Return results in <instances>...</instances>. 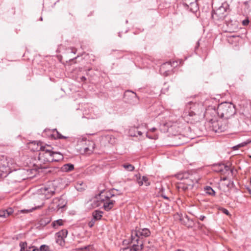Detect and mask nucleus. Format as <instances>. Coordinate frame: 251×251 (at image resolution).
I'll list each match as a JSON object with an SVG mask.
<instances>
[{"mask_svg":"<svg viewBox=\"0 0 251 251\" xmlns=\"http://www.w3.org/2000/svg\"><path fill=\"white\" fill-rule=\"evenodd\" d=\"M175 176L178 179L182 181L177 185L176 187L179 191L192 190L196 187V184L199 180L197 173L191 171L179 173Z\"/></svg>","mask_w":251,"mask_h":251,"instance_id":"nucleus-1","label":"nucleus"},{"mask_svg":"<svg viewBox=\"0 0 251 251\" xmlns=\"http://www.w3.org/2000/svg\"><path fill=\"white\" fill-rule=\"evenodd\" d=\"M151 232L148 228H144L138 230H132L130 236V241L128 243L129 246L126 247V250L129 249L130 251H139L143 249V237H149Z\"/></svg>","mask_w":251,"mask_h":251,"instance_id":"nucleus-2","label":"nucleus"},{"mask_svg":"<svg viewBox=\"0 0 251 251\" xmlns=\"http://www.w3.org/2000/svg\"><path fill=\"white\" fill-rule=\"evenodd\" d=\"M32 151H40L38 155V160L41 163L46 164L51 162H57L63 159V155L58 152H54L45 146L37 145V148Z\"/></svg>","mask_w":251,"mask_h":251,"instance_id":"nucleus-3","label":"nucleus"},{"mask_svg":"<svg viewBox=\"0 0 251 251\" xmlns=\"http://www.w3.org/2000/svg\"><path fill=\"white\" fill-rule=\"evenodd\" d=\"M28 171L25 170H19L10 172L9 164L7 159L3 157L0 160V178L6 177L9 175V176L14 177L13 181L20 182L26 179V177L24 176V175Z\"/></svg>","mask_w":251,"mask_h":251,"instance_id":"nucleus-4","label":"nucleus"},{"mask_svg":"<svg viewBox=\"0 0 251 251\" xmlns=\"http://www.w3.org/2000/svg\"><path fill=\"white\" fill-rule=\"evenodd\" d=\"M205 108L201 103L189 102L186 104L183 113L185 120H198L199 117L204 115Z\"/></svg>","mask_w":251,"mask_h":251,"instance_id":"nucleus-5","label":"nucleus"},{"mask_svg":"<svg viewBox=\"0 0 251 251\" xmlns=\"http://www.w3.org/2000/svg\"><path fill=\"white\" fill-rule=\"evenodd\" d=\"M234 105L230 102H224L218 105L217 110L218 115L222 118L229 119L235 114Z\"/></svg>","mask_w":251,"mask_h":251,"instance_id":"nucleus-6","label":"nucleus"},{"mask_svg":"<svg viewBox=\"0 0 251 251\" xmlns=\"http://www.w3.org/2000/svg\"><path fill=\"white\" fill-rule=\"evenodd\" d=\"M229 12V5L226 1H225L222 3V5L218 8L213 10L212 17L215 20H223Z\"/></svg>","mask_w":251,"mask_h":251,"instance_id":"nucleus-7","label":"nucleus"},{"mask_svg":"<svg viewBox=\"0 0 251 251\" xmlns=\"http://www.w3.org/2000/svg\"><path fill=\"white\" fill-rule=\"evenodd\" d=\"M114 196L110 192H105L104 190L100 191L99 199L103 202V207L105 210L109 211L113 208L115 201L111 200L110 198Z\"/></svg>","mask_w":251,"mask_h":251,"instance_id":"nucleus-8","label":"nucleus"},{"mask_svg":"<svg viewBox=\"0 0 251 251\" xmlns=\"http://www.w3.org/2000/svg\"><path fill=\"white\" fill-rule=\"evenodd\" d=\"M40 190L41 193L45 195V197L48 199L54 193L56 189L52 182H49Z\"/></svg>","mask_w":251,"mask_h":251,"instance_id":"nucleus-9","label":"nucleus"},{"mask_svg":"<svg viewBox=\"0 0 251 251\" xmlns=\"http://www.w3.org/2000/svg\"><path fill=\"white\" fill-rule=\"evenodd\" d=\"M209 123L211 130L215 132H222L226 129V126L223 125L220 121L211 119L209 120Z\"/></svg>","mask_w":251,"mask_h":251,"instance_id":"nucleus-10","label":"nucleus"},{"mask_svg":"<svg viewBox=\"0 0 251 251\" xmlns=\"http://www.w3.org/2000/svg\"><path fill=\"white\" fill-rule=\"evenodd\" d=\"M128 180H135L140 186H142L144 183L146 186H149L150 184L148 178L146 176H143L142 179L140 175L138 172H135L134 175L132 176H129L127 178Z\"/></svg>","mask_w":251,"mask_h":251,"instance_id":"nucleus-11","label":"nucleus"},{"mask_svg":"<svg viewBox=\"0 0 251 251\" xmlns=\"http://www.w3.org/2000/svg\"><path fill=\"white\" fill-rule=\"evenodd\" d=\"M175 62H165L161 65L160 68V72L164 76H168L170 75L173 71V65Z\"/></svg>","mask_w":251,"mask_h":251,"instance_id":"nucleus-12","label":"nucleus"},{"mask_svg":"<svg viewBox=\"0 0 251 251\" xmlns=\"http://www.w3.org/2000/svg\"><path fill=\"white\" fill-rule=\"evenodd\" d=\"M67 201L63 196H61L59 198H55L52 201V207L54 210L59 209L65 206Z\"/></svg>","mask_w":251,"mask_h":251,"instance_id":"nucleus-13","label":"nucleus"},{"mask_svg":"<svg viewBox=\"0 0 251 251\" xmlns=\"http://www.w3.org/2000/svg\"><path fill=\"white\" fill-rule=\"evenodd\" d=\"M126 93H129V94H126V97H128L127 102L129 104L134 105L139 103V99L135 92L130 90H126Z\"/></svg>","mask_w":251,"mask_h":251,"instance_id":"nucleus-14","label":"nucleus"},{"mask_svg":"<svg viewBox=\"0 0 251 251\" xmlns=\"http://www.w3.org/2000/svg\"><path fill=\"white\" fill-rule=\"evenodd\" d=\"M146 126L142 125L139 127H132L128 131L129 135L132 137L137 136L138 135L141 136L142 135L143 131L141 130H138L139 128H146Z\"/></svg>","mask_w":251,"mask_h":251,"instance_id":"nucleus-15","label":"nucleus"},{"mask_svg":"<svg viewBox=\"0 0 251 251\" xmlns=\"http://www.w3.org/2000/svg\"><path fill=\"white\" fill-rule=\"evenodd\" d=\"M134 169L135 168L133 165L126 163V176H128L126 178L127 179L129 176H134L135 172H138L137 171L135 170Z\"/></svg>","mask_w":251,"mask_h":251,"instance_id":"nucleus-16","label":"nucleus"},{"mask_svg":"<svg viewBox=\"0 0 251 251\" xmlns=\"http://www.w3.org/2000/svg\"><path fill=\"white\" fill-rule=\"evenodd\" d=\"M13 213V209L12 208H9L6 209L0 210V217L6 218Z\"/></svg>","mask_w":251,"mask_h":251,"instance_id":"nucleus-17","label":"nucleus"},{"mask_svg":"<svg viewBox=\"0 0 251 251\" xmlns=\"http://www.w3.org/2000/svg\"><path fill=\"white\" fill-rule=\"evenodd\" d=\"M68 231L66 229H63L56 234V235L59 238H60L61 242H64V239L67 237Z\"/></svg>","mask_w":251,"mask_h":251,"instance_id":"nucleus-18","label":"nucleus"},{"mask_svg":"<svg viewBox=\"0 0 251 251\" xmlns=\"http://www.w3.org/2000/svg\"><path fill=\"white\" fill-rule=\"evenodd\" d=\"M102 214H103V212L101 211H100V210H95L93 213H92V216H93V218L96 220L97 221L98 220H100L101 218V217H102Z\"/></svg>","mask_w":251,"mask_h":251,"instance_id":"nucleus-19","label":"nucleus"},{"mask_svg":"<svg viewBox=\"0 0 251 251\" xmlns=\"http://www.w3.org/2000/svg\"><path fill=\"white\" fill-rule=\"evenodd\" d=\"M74 169V165L72 164H66L64 165L62 168L61 169L63 171L68 172L70 171H72Z\"/></svg>","mask_w":251,"mask_h":251,"instance_id":"nucleus-20","label":"nucleus"},{"mask_svg":"<svg viewBox=\"0 0 251 251\" xmlns=\"http://www.w3.org/2000/svg\"><path fill=\"white\" fill-rule=\"evenodd\" d=\"M52 136L54 139H66L67 137L62 135L56 129H53Z\"/></svg>","mask_w":251,"mask_h":251,"instance_id":"nucleus-21","label":"nucleus"},{"mask_svg":"<svg viewBox=\"0 0 251 251\" xmlns=\"http://www.w3.org/2000/svg\"><path fill=\"white\" fill-rule=\"evenodd\" d=\"M223 165L222 164H219L214 166V171L217 172L224 173V169H223Z\"/></svg>","mask_w":251,"mask_h":251,"instance_id":"nucleus-22","label":"nucleus"},{"mask_svg":"<svg viewBox=\"0 0 251 251\" xmlns=\"http://www.w3.org/2000/svg\"><path fill=\"white\" fill-rule=\"evenodd\" d=\"M63 221L61 219H59L56 221H54L52 223V226L54 228H57L59 226L63 225Z\"/></svg>","mask_w":251,"mask_h":251,"instance_id":"nucleus-23","label":"nucleus"},{"mask_svg":"<svg viewBox=\"0 0 251 251\" xmlns=\"http://www.w3.org/2000/svg\"><path fill=\"white\" fill-rule=\"evenodd\" d=\"M251 141H247V142H244L243 143H241L236 146H234L232 148L233 150H238L239 148L244 147L246 146L248 144L250 143Z\"/></svg>","mask_w":251,"mask_h":251,"instance_id":"nucleus-24","label":"nucleus"},{"mask_svg":"<svg viewBox=\"0 0 251 251\" xmlns=\"http://www.w3.org/2000/svg\"><path fill=\"white\" fill-rule=\"evenodd\" d=\"M205 191L206 193H207L211 196H215V192L210 186H207L205 188Z\"/></svg>","mask_w":251,"mask_h":251,"instance_id":"nucleus-25","label":"nucleus"},{"mask_svg":"<svg viewBox=\"0 0 251 251\" xmlns=\"http://www.w3.org/2000/svg\"><path fill=\"white\" fill-rule=\"evenodd\" d=\"M19 246L21 248L20 251H28V250H25V248L27 247V243L26 242H20Z\"/></svg>","mask_w":251,"mask_h":251,"instance_id":"nucleus-26","label":"nucleus"},{"mask_svg":"<svg viewBox=\"0 0 251 251\" xmlns=\"http://www.w3.org/2000/svg\"><path fill=\"white\" fill-rule=\"evenodd\" d=\"M38 249L39 251H50L49 246L46 245H41Z\"/></svg>","mask_w":251,"mask_h":251,"instance_id":"nucleus-27","label":"nucleus"},{"mask_svg":"<svg viewBox=\"0 0 251 251\" xmlns=\"http://www.w3.org/2000/svg\"><path fill=\"white\" fill-rule=\"evenodd\" d=\"M37 145L39 146H42L40 142L36 143V141H33L30 143V148L31 150H32V148L35 149L37 148Z\"/></svg>","mask_w":251,"mask_h":251,"instance_id":"nucleus-28","label":"nucleus"},{"mask_svg":"<svg viewBox=\"0 0 251 251\" xmlns=\"http://www.w3.org/2000/svg\"><path fill=\"white\" fill-rule=\"evenodd\" d=\"M94 149V144H92V148L90 149L89 147H86L84 149V152L86 153L90 154L93 152Z\"/></svg>","mask_w":251,"mask_h":251,"instance_id":"nucleus-29","label":"nucleus"},{"mask_svg":"<svg viewBox=\"0 0 251 251\" xmlns=\"http://www.w3.org/2000/svg\"><path fill=\"white\" fill-rule=\"evenodd\" d=\"M97 220L94 219L93 218L91 219V220L88 223V226L90 227H92L95 224V222Z\"/></svg>","mask_w":251,"mask_h":251,"instance_id":"nucleus-30","label":"nucleus"},{"mask_svg":"<svg viewBox=\"0 0 251 251\" xmlns=\"http://www.w3.org/2000/svg\"><path fill=\"white\" fill-rule=\"evenodd\" d=\"M81 250H85L86 251H91L92 249V246L91 245H88L84 246L80 249Z\"/></svg>","mask_w":251,"mask_h":251,"instance_id":"nucleus-31","label":"nucleus"},{"mask_svg":"<svg viewBox=\"0 0 251 251\" xmlns=\"http://www.w3.org/2000/svg\"><path fill=\"white\" fill-rule=\"evenodd\" d=\"M242 25L244 26L248 25L249 24H250V21L248 18H246V19L242 21Z\"/></svg>","mask_w":251,"mask_h":251,"instance_id":"nucleus-32","label":"nucleus"},{"mask_svg":"<svg viewBox=\"0 0 251 251\" xmlns=\"http://www.w3.org/2000/svg\"><path fill=\"white\" fill-rule=\"evenodd\" d=\"M35 208H32L31 209H23L20 211L21 213H29L31 212L33 210L35 209Z\"/></svg>","mask_w":251,"mask_h":251,"instance_id":"nucleus-33","label":"nucleus"},{"mask_svg":"<svg viewBox=\"0 0 251 251\" xmlns=\"http://www.w3.org/2000/svg\"><path fill=\"white\" fill-rule=\"evenodd\" d=\"M244 4L246 6L249 7L250 5H251V0L245 1L244 2Z\"/></svg>","mask_w":251,"mask_h":251,"instance_id":"nucleus-34","label":"nucleus"},{"mask_svg":"<svg viewBox=\"0 0 251 251\" xmlns=\"http://www.w3.org/2000/svg\"><path fill=\"white\" fill-rule=\"evenodd\" d=\"M224 166H223V169H224V173L225 172H227L229 170L230 168H229V167L227 165H225L224 164H222Z\"/></svg>","mask_w":251,"mask_h":251,"instance_id":"nucleus-35","label":"nucleus"},{"mask_svg":"<svg viewBox=\"0 0 251 251\" xmlns=\"http://www.w3.org/2000/svg\"><path fill=\"white\" fill-rule=\"evenodd\" d=\"M222 211H223V212L224 214H226L227 215H229V211L227 209H226L225 208H224Z\"/></svg>","mask_w":251,"mask_h":251,"instance_id":"nucleus-36","label":"nucleus"},{"mask_svg":"<svg viewBox=\"0 0 251 251\" xmlns=\"http://www.w3.org/2000/svg\"><path fill=\"white\" fill-rule=\"evenodd\" d=\"M56 243H58V244H60V245H61V244H62V243L63 242H61V240H60V238H58V237H57V238H56Z\"/></svg>","mask_w":251,"mask_h":251,"instance_id":"nucleus-37","label":"nucleus"},{"mask_svg":"<svg viewBox=\"0 0 251 251\" xmlns=\"http://www.w3.org/2000/svg\"><path fill=\"white\" fill-rule=\"evenodd\" d=\"M205 218V217L203 215H201L199 217V219L201 220V221H203L204 220V219Z\"/></svg>","mask_w":251,"mask_h":251,"instance_id":"nucleus-38","label":"nucleus"},{"mask_svg":"<svg viewBox=\"0 0 251 251\" xmlns=\"http://www.w3.org/2000/svg\"><path fill=\"white\" fill-rule=\"evenodd\" d=\"M32 248H33L32 250L28 251H39L38 248L35 247H32Z\"/></svg>","mask_w":251,"mask_h":251,"instance_id":"nucleus-39","label":"nucleus"},{"mask_svg":"<svg viewBox=\"0 0 251 251\" xmlns=\"http://www.w3.org/2000/svg\"><path fill=\"white\" fill-rule=\"evenodd\" d=\"M199 46H200V43H199V41H198L197 42L196 46L195 47V50L198 49L199 48Z\"/></svg>","mask_w":251,"mask_h":251,"instance_id":"nucleus-40","label":"nucleus"},{"mask_svg":"<svg viewBox=\"0 0 251 251\" xmlns=\"http://www.w3.org/2000/svg\"><path fill=\"white\" fill-rule=\"evenodd\" d=\"M80 79L82 81H85L86 80V78L83 76L80 77Z\"/></svg>","mask_w":251,"mask_h":251,"instance_id":"nucleus-41","label":"nucleus"},{"mask_svg":"<svg viewBox=\"0 0 251 251\" xmlns=\"http://www.w3.org/2000/svg\"><path fill=\"white\" fill-rule=\"evenodd\" d=\"M162 196L164 199H165L166 200H169V198L168 197L166 196L165 195H162Z\"/></svg>","mask_w":251,"mask_h":251,"instance_id":"nucleus-42","label":"nucleus"},{"mask_svg":"<svg viewBox=\"0 0 251 251\" xmlns=\"http://www.w3.org/2000/svg\"><path fill=\"white\" fill-rule=\"evenodd\" d=\"M247 189L249 191V193L250 194H251V188H247Z\"/></svg>","mask_w":251,"mask_h":251,"instance_id":"nucleus-43","label":"nucleus"},{"mask_svg":"<svg viewBox=\"0 0 251 251\" xmlns=\"http://www.w3.org/2000/svg\"><path fill=\"white\" fill-rule=\"evenodd\" d=\"M191 5H195L197 7V4L196 3H191Z\"/></svg>","mask_w":251,"mask_h":251,"instance_id":"nucleus-44","label":"nucleus"},{"mask_svg":"<svg viewBox=\"0 0 251 251\" xmlns=\"http://www.w3.org/2000/svg\"><path fill=\"white\" fill-rule=\"evenodd\" d=\"M155 130H156V128H155V127H153V128H152L151 129V131H154Z\"/></svg>","mask_w":251,"mask_h":251,"instance_id":"nucleus-45","label":"nucleus"},{"mask_svg":"<svg viewBox=\"0 0 251 251\" xmlns=\"http://www.w3.org/2000/svg\"><path fill=\"white\" fill-rule=\"evenodd\" d=\"M59 155H54V157H55V158H58V157H59Z\"/></svg>","mask_w":251,"mask_h":251,"instance_id":"nucleus-46","label":"nucleus"},{"mask_svg":"<svg viewBox=\"0 0 251 251\" xmlns=\"http://www.w3.org/2000/svg\"><path fill=\"white\" fill-rule=\"evenodd\" d=\"M230 184H231L232 185H233L234 184H233V181H230V183H229V185Z\"/></svg>","mask_w":251,"mask_h":251,"instance_id":"nucleus-47","label":"nucleus"},{"mask_svg":"<svg viewBox=\"0 0 251 251\" xmlns=\"http://www.w3.org/2000/svg\"><path fill=\"white\" fill-rule=\"evenodd\" d=\"M122 166H123V167L124 168H126V164H123L122 165Z\"/></svg>","mask_w":251,"mask_h":251,"instance_id":"nucleus-48","label":"nucleus"},{"mask_svg":"<svg viewBox=\"0 0 251 251\" xmlns=\"http://www.w3.org/2000/svg\"><path fill=\"white\" fill-rule=\"evenodd\" d=\"M31 248H32V247H29L28 248V249H27V250H28V251H31V250H30V249H31Z\"/></svg>","mask_w":251,"mask_h":251,"instance_id":"nucleus-49","label":"nucleus"},{"mask_svg":"<svg viewBox=\"0 0 251 251\" xmlns=\"http://www.w3.org/2000/svg\"><path fill=\"white\" fill-rule=\"evenodd\" d=\"M119 37H121V34H120V33H119Z\"/></svg>","mask_w":251,"mask_h":251,"instance_id":"nucleus-50","label":"nucleus"},{"mask_svg":"<svg viewBox=\"0 0 251 251\" xmlns=\"http://www.w3.org/2000/svg\"><path fill=\"white\" fill-rule=\"evenodd\" d=\"M42 20H43L42 18V17H41V18H40V20H41V21H42Z\"/></svg>","mask_w":251,"mask_h":251,"instance_id":"nucleus-51","label":"nucleus"},{"mask_svg":"<svg viewBox=\"0 0 251 251\" xmlns=\"http://www.w3.org/2000/svg\"><path fill=\"white\" fill-rule=\"evenodd\" d=\"M248 141H251V139L248 140Z\"/></svg>","mask_w":251,"mask_h":251,"instance_id":"nucleus-52","label":"nucleus"},{"mask_svg":"<svg viewBox=\"0 0 251 251\" xmlns=\"http://www.w3.org/2000/svg\"><path fill=\"white\" fill-rule=\"evenodd\" d=\"M189 226H192V225H190Z\"/></svg>","mask_w":251,"mask_h":251,"instance_id":"nucleus-53","label":"nucleus"},{"mask_svg":"<svg viewBox=\"0 0 251 251\" xmlns=\"http://www.w3.org/2000/svg\"><path fill=\"white\" fill-rule=\"evenodd\" d=\"M126 94V91L124 93V95H125Z\"/></svg>","mask_w":251,"mask_h":251,"instance_id":"nucleus-54","label":"nucleus"}]
</instances>
